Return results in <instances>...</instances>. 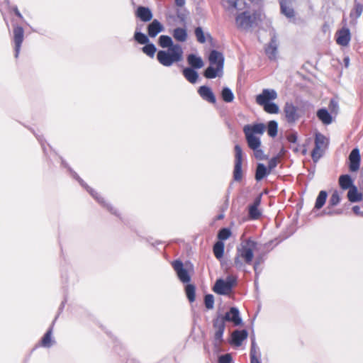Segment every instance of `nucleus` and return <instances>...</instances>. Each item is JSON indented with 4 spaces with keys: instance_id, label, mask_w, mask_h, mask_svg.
Wrapping results in <instances>:
<instances>
[{
    "instance_id": "6e6d98bb",
    "label": "nucleus",
    "mask_w": 363,
    "mask_h": 363,
    "mask_svg": "<svg viewBox=\"0 0 363 363\" xmlns=\"http://www.w3.org/2000/svg\"><path fill=\"white\" fill-rule=\"evenodd\" d=\"M252 150L254 152V155L256 159L263 160L264 158V152L259 147Z\"/></svg>"
},
{
    "instance_id": "49530a36",
    "label": "nucleus",
    "mask_w": 363,
    "mask_h": 363,
    "mask_svg": "<svg viewBox=\"0 0 363 363\" xmlns=\"http://www.w3.org/2000/svg\"><path fill=\"white\" fill-rule=\"evenodd\" d=\"M231 235V231L229 228H224L219 230L218 234V238L220 241L225 240L228 239Z\"/></svg>"
},
{
    "instance_id": "f257e3e1",
    "label": "nucleus",
    "mask_w": 363,
    "mask_h": 363,
    "mask_svg": "<svg viewBox=\"0 0 363 363\" xmlns=\"http://www.w3.org/2000/svg\"><path fill=\"white\" fill-rule=\"evenodd\" d=\"M223 6L234 16L237 28L247 31L262 21V13L254 1H223Z\"/></svg>"
},
{
    "instance_id": "3c124183",
    "label": "nucleus",
    "mask_w": 363,
    "mask_h": 363,
    "mask_svg": "<svg viewBox=\"0 0 363 363\" xmlns=\"http://www.w3.org/2000/svg\"><path fill=\"white\" fill-rule=\"evenodd\" d=\"M250 357H259L260 353L259 349L257 347L255 341L253 340L251 344L250 348Z\"/></svg>"
},
{
    "instance_id": "e433bc0d",
    "label": "nucleus",
    "mask_w": 363,
    "mask_h": 363,
    "mask_svg": "<svg viewBox=\"0 0 363 363\" xmlns=\"http://www.w3.org/2000/svg\"><path fill=\"white\" fill-rule=\"evenodd\" d=\"M159 45L162 48H172V46H174L175 44H173V41L172 38L168 35H161L159 38Z\"/></svg>"
},
{
    "instance_id": "4be33fe9",
    "label": "nucleus",
    "mask_w": 363,
    "mask_h": 363,
    "mask_svg": "<svg viewBox=\"0 0 363 363\" xmlns=\"http://www.w3.org/2000/svg\"><path fill=\"white\" fill-rule=\"evenodd\" d=\"M338 184L342 190H347L354 186V181L350 174H342L339 177Z\"/></svg>"
},
{
    "instance_id": "8fccbe9b",
    "label": "nucleus",
    "mask_w": 363,
    "mask_h": 363,
    "mask_svg": "<svg viewBox=\"0 0 363 363\" xmlns=\"http://www.w3.org/2000/svg\"><path fill=\"white\" fill-rule=\"evenodd\" d=\"M323 153L320 149H317V147H314L313 150L311 152V157L313 162L316 163L322 157Z\"/></svg>"
},
{
    "instance_id": "a18cd8bd",
    "label": "nucleus",
    "mask_w": 363,
    "mask_h": 363,
    "mask_svg": "<svg viewBox=\"0 0 363 363\" xmlns=\"http://www.w3.org/2000/svg\"><path fill=\"white\" fill-rule=\"evenodd\" d=\"M340 201V196L338 193V191H335L330 199H329V203H328V208H330V207H333V206H337Z\"/></svg>"
},
{
    "instance_id": "c03bdc74",
    "label": "nucleus",
    "mask_w": 363,
    "mask_h": 363,
    "mask_svg": "<svg viewBox=\"0 0 363 363\" xmlns=\"http://www.w3.org/2000/svg\"><path fill=\"white\" fill-rule=\"evenodd\" d=\"M134 39L140 44L145 45L149 43L148 37L141 33V32H135L134 34Z\"/></svg>"
},
{
    "instance_id": "e2e57ef3",
    "label": "nucleus",
    "mask_w": 363,
    "mask_h": 363,
    "mask_svg": "<svg viewBox=\"0 0 363 363\" xmlns=\"http://www.w3.org/2000/svg\"><path fill=\"white\" fill-rule=\"evenodd\" d=\"M96 198L97 199L98 201L101 202L99 198H97V197H96Z\"/></svg>"
},
{
    "instance_id": "393cba45",
    "label": "nucleus",
    "mask_w": 363,
    "mask_h": 363,
    "mask_svg": "<svg viewBox=\"0 0 363 363\" xmlns=\"http://www.w3.org/2000/svg\"><path fill=\"white\" fill-rule=\"evenodd\" d=\"M136 15L144 22L150 21L152 18V13L150 9L143 6L138 8Z\"/></svg>"
},
{
    "instance_id": "7c9ffc66",
    "label": "nucleus",
    "mask_w": 363,
    "mask_h": 363,
    "mask_svg": "<svg viewBox=\"0 0 363 363\" xmlns=\"http://www.w3.org/2000/svg\"><path fill=\"white\" fill-rule=\"evenodd\" d=\"M213 65H210L204 71L203 75L207 79H214L218 75L220 76L223 74V70H218V67L214 68Z\"/></svg>"
},
{
    "instance_id": "412c9836",
    "label": "nucleus",
    "mask_w": 363,
    "mask_h": 363,
    "mask_svg": "<svg viewBox=\"0 0 363 363\" xmlns=\"http://www.w3.org/2000/svg\"><path fill=\"white\" fill-rule=\"evenodd\" d=\"M362 12L363 4L359 2L356 3L350 13V24L355 25L357 19L362 15Z\"/></svg>"
},
{
    "instance_id": "a19ab883",
    "label": "nucleus",
    "mask_w": 363,
    "mask_h": 363,
    "mask_svg": "<svg viewBox=\"0 0 363 363\" xmlns=\"http://www.w3.org/2000/svg\"><path fill=\"white\" fill-rule=\"evenodd\" d=\"M326 138L321 133H317L315 136V147L317 149H322L325 145Z\"/></svg>"
},
{
    "instance_id": "f704fd0d",
    "label": "nucleus",
    "mask_w": 363,
    "mask_h": 363,
    "mask_svg": "<svg viewBox=\"0 0 363 363\" xmlns=\"http://www.w3.org/2000/svg\"><path fill=\"white\" fill-rule=\"evenodd\" d=\"M328 193L325 191H320L315 200V208L320 209L325 203Z\"/></svg>"
},
{
    "instance_id": "13d9d810",
    "label": "nucleus",
    "mask_w": 363,
    "mask_h": 363,
    "mask_svg": "<svg viewBox=\"0 0 363 363\" xmlns=\"http://www.w3.org/2000/svg\"><path fill=\"white\" fill-rule=\"evenodd\" d=\"M287 140L289 143H296L297 141V135L296 133L289 134L287 136Z\"/></svg>"
},
{
    "instance_id": "603ef678",
    "label": "nucleus",
    "mask_w": 363,
    "mask_h": 363,
    "mask_svg": "<svg viewBox=\"0 0 363 363\" xmlns=\"http://www.w3.org/2000/svg\"><path fill=\"white\" fill-rule=\"evenodd\" d=\"M328 107L332 113L337 114L338 111V103L337 101L333 99H330Z\"/></svg>"
},
{
    "instance_id": "6ab92c4d",
    "label": "nucleus",
    "mask_w": 363,
    "mask_h": 363,
    "mask_svg": "<svg viewBox=\"0 0 363 363\" xmlns=\"http://www.w3.org/2000/svg\"><path fill=\"white\" fill-rule=\"evenodd\" d=\"M265 130V125L264 123H255L253 125H246L243 128V132L245 134H255L262 135Z\"/></svg>"
},
{
    "instance_id": "c85d7f7f",
    "label": "nucleus",
    "mask_w": 363,
    "mask_h": 363,
    "mask_svg": "<svg viewBox=\"0 0 363 363\" xmlns=\"http://www.w3.org/2000/svg\"><path fill=\"white\" fill-rule=\"evenodd\" d=\"M270 174V172L262 163L257 164L256 172H255V179L257 182L261 181L265 177Z\"/></svg>"
},
{
    "instance_id": "6e6552de",
    "label": "nucleus",
    "mask_w": 363,
    "mask_h": 363,
    "mask_svg": "<svg viewBox=\"0 0 363 363\" xmlns=\"http://www.w3.org/2000/svg\"><path fill=\"white\" fill-rule=\"evenodd\" d=\"M172 266L176 272L179 279L183 283H189L191 281V276L188 271L184 269L183 262L177 259L172 262Z\"/></svg>"
},
{
    "instance_id": "9b49d317",
    "label": "nucleus",
    "mask_w": 363,
    "mask_h": 363,
    "mask_svg": "<svg viewBox=\"0 0 363 363\" xmlns=\"http://www.w3.org/2000/svg\"><path fill=\"white\" fill-rule=\"evenodd\" d=\"M361 163V156L359 150L354 148L349 155V170L351 172H356L359 169Z\"/></svg>"
},
{
    "instance_id": "423d86ee",
    "label": "nucleus",
    "mask_w": 363,
    "mask_h": 363,
    "mask_svg": "<svg viewBox=\"0 0 363 363\" xmlns=\"http://www.w3.org/2000/svg\"><path fill=\"white\" fill-rule=\"evenodd\" d=\"M11 23L13 26L14 57L18 58L23 43V26L18 25L14 20Z\"/></svg>"
},
{
    "instance_id": "0eeeda50",
    "label": "nucleus",
    "mask_w": 363,
    "mask_h": 363,
    "mask_svg": "<svg viewBox=\"0 0 363 363\" xmlns=\"http://www.w3.org/2000/svg\"><path fill=\"white\" fill-rule=\"evenodd\" d=\"M284 113L288 123L294 124L298 120L300 116L298 107L291 102H286L284 106Z\"/></svg>"
},
{
    "instance_id": "9d476101",
    "label": "nucleus",
    "mask_w": 363,
    "mask_h": 363,
    "mask_svg": "<svg viewBox=\"0 0 363 363\" xmlns=\"http://www.w3.org/2000/svg\"><path fill=\"white\" fill-rule=\"evenodd\" d=\"M277 98V94L275 90L264 89L260 94L256 96V103L262 106L268 102H270Z\"/></svg>"
},
{
    "instance_id": "39448f33",
    "label": "nucleus",
    "mask_w": 363,
    "mask_h": 363,
    "mask_svg": "<svg viewBox=\"0 0 363 363\" xmlns=\"http://www.w3.org/2000/svg\"><path fill=\"white\" fill-rule=\"evenodd\" d=\"M235 151V164L233 169V179L235 182H240L242 179V150L239 145L234 147Z\"/></svg>"
},
{
    "instance_id": "1a4fd4ad",
    "label": "nucleus",
    "mask_w": 363,
    "mask_h": 363,
    "mask_svg": "<svg viewBox=\"0 0 363 363\" xmlns=\"http://www.w3.org/2000/svg\"><path fill=\"white\" fill-rule=\"evenodd\" d=\"M262 194H259L248 206V217L250 220H258L262 216V211L259 208L261 205Z\"/></svg>"
},
{
    "instance_id": "ea45409f",
    "label": "nucleus",
    "mask_w": 363,
    "mask_h": 363,
    "mask_svg": "<svg viewBox=\"0 0 363 363\" xmlns=\"http://www.w3.org/2000/svg\"><path fill=\"white\" fill-rule=\"evenodd\" d=\"M278 123L275 121H270L267 125V133L270 137H275L277 135Z\"/></svg>"
},
{
    "instance_id": "864d4df0",
    "label": "nucleus",
    "mask_w": 363,
    "mask_h": 363,
    "mask_svg": "<svg viewBox=\"0 0 363 363\" xmlns=\"http://www.w3.org/2000/svg\"><path fill=\"white\" fill-rule=\"evenodd\" d=\"M278 161H279L278 157H273L272 158H271L269 160V161L268 162L267 169H269V171L270 172H272V170H273L277 166Z\"/></svg>"
},
{
    "instance_id": "79ce46f5",
    "label": "nucleus",
    "mask_w": 363,
    "mask_h": 363,
    "mask_svg": "<svg viewBox=\"0 0 363 363\" xmlns=\"http://www.w3.org/2000/svg\"><path fill=\"white\" fill-rule=\"evenodd\" d=\"M186 295L189 301L192 303L195 301L196 288L192 284H188L185 288Z\"/></svg>"
},
{
    "instance_id": "09e8293b",
    "label": "nucleus",
    "mask_w": 363,
    "mask_h": 363,
    "mask_svg": "<svg viewBox=\"0 0 363 363\" xmlns=\"http://www.w3.org/2000/svg\"><path fill=\"white\" fill-rule=\"evenodd\" d=\"M204 303L208 309H213L214 306V297L212 294H207L204 297Z\"/></svg>"
},
{
    "instance_id": "72a5a7b5",
    "label": "nucleus",
    "mask_w": 363,
    "mask_h": 363,
    "mask_svg": "<svg viewBox=\"0 0 363 363\" xmlns=\"http://www.w3.org/2000/svg\"><path fill=\"white\" fill-rule=\"evenodd\" d=\"M225 245L222 241L216 242L213 247L215 257L220 259L223 257Z\"/></svg>"
},
{
    "instance_id": "7ed1b4c3",
    "label": "nucleus",
    "mask_w": 363,
    "mask_h": 363,
    "mask_svg": "<svg viewBox=\"0 0 363 363\" xmlns=\"http://www.w3.org/2000/svg\"><path fill=\"white\" fill-rule=\"evenodd\" d=\"M225 321L232 322L235 326L241 325L242 318L240 316L239 310L235 307H232L224 315H219L213 320V326L216 330L214 335L215 345H218L223 341Z\"/></svg>"
},
{
    "instance_id": "c756f323",
    "label": "nucleus",
    "mask_w": 363,
    "mask_h": 363,
    "mask_svg": "<svg viewBox=\"0 0 363 363\" xmlns=\"http://www.w3.org/2000/svg\"><path fill=\"white\" fill-rule=\"evenodd\" d=\"M184 77L192 84L196 82L199 75L198 73L191 67H186L183 70Z\"/></svg>"
},
{
    "instance_id": "4c0bfd02",
    "label": "nucleus",
    "mask_w": 363,
    "mask_h": 363,
    "mask_svg": "<svg viewBox=\"0 0 363 363\" xmlns=\"http://www.w3.org/2000/svg\"><path fill=\"white\" fill-rule=\"evenodd\" d=\"M221 97L226 103H231L234 100V94L228 87H224L221 91Z\"/></svg>"
},
{
    "instance_id": "bf43d9fd",
    "label": "nucleus",
    "mask_w": 363,
    "mask_h": 363,
    "mask_svg": "<svg viewBox=\"0 0 363 363\" xmlns=\"http://www.w3.org/2000/svg\"><path fill=\"white\" fill-rule=\"evenodd\" d=\"M352 211L357 216H363V212L361 211L360 207L359 206H354L352 207Z\"/></svg>"
},
{
    "instance_id": "a878e982",
    "label": "nucleus",
    "mask_w": 363,
    "mask_h": 363,
    "mask_svg": "<svg viewBox=\"0 0 363 363\" xmlns=\"http://www.w3.org/2000/svg\"><path fill=\"white\" fill-rule=\"evenodd\" d=\"M347 197L350 202L354 203L362 199V194L358 191L357 187L354 185L348 189Z\"/></svg>"
},
{
    "instance_id": "bb28decb",
    "label": "nucleus",
    "mask_w": 363,
    "mask_h": 363,
    "mask_svg": "<svg viewBox=\"0 0 363 363\" xmlns=\"http://www.w3.org/2000/svg\"><path fill=\"white\" fill-rule=\"evenodd\" d=\"M187 62L193 69H200L203 66L201 57L194 54H190L187 56Z\"/></svg>"
},
{
    "instance_id": "f8f14e48",
    "label": "nucleus",
    "mask_w": 363,
    "mask_h": 363,
    "mask_svg": "<svg viewBox=\"0 0 363 363\" xmlns=\"http://www.w3.org/2000/svg\"><path fill=\"white\" fill-rule=\"evenodd\" d=\"M208 61L211 65H216L218 70H223L224 56L220 52L216 50H211L208 56Z\"/></svg>"
},
{
    "instance_id": "c9c22d12",
    "label": "nucleus",
    "mask_w": 363,
    "mask_h": 363,
    "mask_svg": "<svg viewBox=\"0 0 363 363\" xmlns=\"http://www.w3.org/2000/svg\"><path fill=\"white\" fill-rule=\"evenodd\" d=\"M52 327H50L45 333L41 340V345L45 347H50L52 345Z\"/></svg>"
},
{
    "instance_id": "20e7f679",
    "label": "nucleus",
    "mask_w": 363,
    "mask_h": 363,
    "mask_svg": "<svg viewBox=\"0 0 363 363\" xmlns=\"http://www.w3.org/2000/svg\"><path fill=\"white\" fill-rule=\"evenodd\" d=\"M183 50L180 45L175 44L167 50H160L157 54L158 62L164 67H170L183 60Z\"/></svg>"
},
{
    "instance_id": "b1692460",
    "label": "nucleus",
    "mask_w": 363,
    "mask_h": 363,
    "mask_svg": "<svg viewBox=\"0 0 363 363\" xmlns=\"http://www.w3.org/2000/svg\"><path fill=\"white\" fill-rule=\"evenodd\" d=\"M248 335L247 331L246 330H235L232 333V340L233 343L237 345L240 346L241 345L243 340L247 339Z\"/></svg>"
},
{
    "instance_id": "4d7b16f0",
    "label": "nucleus",
    "mask_w": 363,
    "mask_h": 363,
    "mask_svg": "<svg viewBox=\"0 0 363 363\" xmlns=\"http://www.w3.org/2000/svg\"><path fill=\"white\" fill-rule=\"evenodd\" d=\"M225 283H228L230 284L231 286V289H233L234 284H235L236 282V278L235 277H233L232 276H228L226 279V280L225 281Z\"/></svg>"
},
{
    "instance_id": "37998d69",
    "label": "nucleus",
    "mask_w": 363,
    "mask_h": 363,
    "mask_svg": "<svg viewBox=\"0 0 363 363\" xmlns=\"http://www.w3.org/2000/svg\"><path fill=\"white\" fill-rule=\"evenodd\" d=\"M143 52L150 57H153L157 50L156 47L152 43H147L142 48Z\"/></svg>"
},
{
    "instance_id": "dca6fc26",
    "label": "nucleus",
    "mask_w": 363,
    "mask_h": 363,
    "mask_svg": "<svg viewBox=\"0 0 363 363\" xmlns=\"http://www.w3.org/2000/svg\"><path fill=\"white\" fill-rule=\"evenodd\" d=\"M336 35V42L338 45L342 46H347L349 45L351 39V35L349 28L345 27L342 28L341 30L337 32Z\"/></svg>"
},
{
    "instance_id": "a211bd4d",
    "label": "nucleus",
    "mask_w": 363,
    "mask_h": 363,
    "mask_svg": "<svg viewBox=\"0 0 363 363\" xmlns=\"http://www.w3.org/2000/svg\"><path fill=\"white\" fill-rule=\"evenodd\" d=\"M281 12L290 21H294L296 12L291 5V1H280Z\"/></svg>"
},
{
    "instance_id": "4468645a",
    "label": "nucleus",
    "mask_w": 363,
    "mask_h": 363,
    "mask_svg": "<svg viewBox=\"0 0 363 363\" xmlns=\"http://www.w3.org/2000/svg\"><path fill=\"white\" fill-rule=\"evenodd\" d=\"M198 93L204 101L213 104L216 103V96L209 86H200L198 89Z\"/></svg>"
},
{
    "instance_id": "cd10ccee",
    "label": "nucleus",
    "mask_w": 363,
    "mask_h": 363,
    "mask_svg": "<svg viewBox=\"0 0 363 363\" xmlns=\"http://www.w3.org/2000/svg\"><path fill=\"white\" fill-rule=\"evenodd\" d=\"M248 147L251 150H256L261 146V140L259 138L252 135V134H245Z\"/></svg>"
},
{
    "instance_id": "2f4dec72",
    "label": "nucleus",
    "mask_w": 363,
    "mask_h": 363,
    "mask_svg": "<svg viewBox=\"0 0 363 363\" xmlns=\"http://www.w3.org/2000/svg\"><path fill=\"white\" fill-rule=\"evenodd\" d=\"M173 37L179 42H184L187 39V33L186 29L177 28L173 31Z\"/></svg>"
},
{
    "instance_id": "052dcab7",
    "label": "nucleus",
    "mask_w": 363,
    "mask_h": 363,
    "mask_svg": "<svg viewBox=\"0 0 363 363\" xmlns=\"http://www.w3.org/2000/svg\"><path fill=\"white\" fill-rule=\"evenodd\" d=\"M259 357H250V363H260Z\"/></svg>"
},
{
    "instance_id": "680f3d73",
    "label": "nucleus",
    "mask_w": 363,
    "mask_h": 363,
    "mask_svg": "<svg viewBox=\"0 0 363 363\" xmlns=\"http://www.w3.org/2000/svg\"><path fill=\"white\" fill-rule=\"evenodd\" d=\"M258 264V263H255V265H254V269L255 270H256V268H257V265Z\"/></svg>"
},
{
    "instance_id": "58836bf2",
    "label": "nucleus",
    "mask_w": 363,
    "mask_h": 363,
    "mask_svg": "<svg viewBox=\"0 0 363 363\" xmlns=\"http://www.w3.org/2000/svg\"><path fill=\"white\" fill-rule=\"evenodd\" d=\"M265 112L270 114H276L279 111V108L277 104L274 102H268L262 106Z\"/></svg>"
},
{
    "instance_id": "f3484780",
    "label": "nucleus",
    "mask_w": 363,
    "mask_h": 363,
    "mask_svg": "<svg viewBox=\"0 0 363 363\" xmlns=\"http://www.w3.org/2000/svg\"><path fill=\"white\" fill-rule=\"evenodd\" d=\"M213 291L220 295H228L231 292V286L222 279H218L213 289Z\"/></svg>"
},
{
    "instance_id": "473e14b6",
    "label": "nucleus",
    "mask_w": 363,
    "mask_h": 363,
    "mask_svg": "<svg viewBox=\"0 0 363 363\" xmlns=\"http://www.w3.org/2000/svg\"><path fill=\"white\" fill-rule=\"evenodd\" d=\"M184 3L185 1H175L177 16L182 21L185 20L187 16V11L184 9Z\"/></svg>"
},
{
    "instance_id": "ddd939ff",
    "label": "nucleus",
    "mask_w": 363,
    "mask_h": 363,
    "mask_svg": "<svg viewBox=\"0 0 363 363\" xmlns=\"http://www.w3.org/2000/svg\"><path fill=\"white\" fill-rule=\"evenodd\" d=\"M278 49V40L275 34L271 38L270 42L265 48V53L271 60H276Z\"/></svg>"
},
{
    "instance_id": "5fc2aeb1",
    "label": "nucleus",
    "mask_w": 363,
    "mask_h": 363,
    "mask_svg": "<svg viewBox=\"0 0 363 363\" xmlns=\"http://www.w3.org/2000/svg\"><path fill=\"white\" fill-rule=\"evenodd\" d=\"M232 361V357L230 354H225L224 355H221L218 358L219 363H230Z\"/></svg>"
},
{
    "instance_id": "5701e85b",
    "label": "nucleus",
    "mask_w": 363,
    "mask_h": 363,
    "mask_svg": "<svg viewBox=\"0 0 363 363\" xmlns=\"http://www.w3.org/2000/svg\"><path fill=\"white\" fill-rule=\"evenodd\" d=\"M316 116L324 125H329L333 123V120L331 113L325 108L318 109Z\"/></svg>"
},
{
    "instance_id": "aec40b11",
    "label": "nucleus",
    "mask_w": 363,
    "mask_h": 363,
    "mask_svg": "<svg viewBox=\"0 0 363 363\" xmlns=\"http://www.w3.org/2000/svg\"><path fill=\"white\" fill-rule=\"evenodd\" d=\"M164 29L162 24L157 19H154L147 26V33L150 38H155Z\"/></svg>"
},
{
    "instance_id": "2eb2a0df",
    "label": "nucleus",
    "mask_w": 363,
    "mask_h": 363,
    "mask_svg": "<svg viewBox=\"0 0 363 363\" xmlns=\"http://www.w3.org/2000/svg\"><path fill=\"white\" fill-rule=\"evenodd\" d=\"M3 8L8 9L9 11V13L11 14L14 13L15 15L16 16H18V18H23V15L21 14V13L18 10L17 6H16V5L11 6L10 5V1H0V11L1 12V14L3 16L4 20V21H5V23H6V26H7L9 29V22H8V21L6 19V16L4 15V13L3 12V10H2Z\"/></svg>"
},
{
    "instance_id": "de8ad7c7",
    "label": "nucleus",
    "mask_w": 363,
    "mask_h": 363,
    "mask_svg": "<svg viewBox=\"0 0 363 363\" xmlns=\"http://www.w3.org/2000/svg\"><path fill=\"white\" fill-rule=\"evenodd\" d=\"M194 33L198 42H199L200 43H206V40L201 27L196 28Z\"/></svg>"
},
{
    "instance_id": "f03ea898",
    "label": "nucleus",
    "mask_w": 363,
    "mask_h": 363,
    "mask_svg": "<svg viewBox=\"0 0 363 363\" xmlns=\"http://www.w3.org/2000/svg\"><path fill=\"white\" fill-rule=\"evenodd\" d=\"M257 242L248 238L242 240L236 247V252L233 259L234 267L238 269H243L245 265H251L254 259V251L256 250Z\"/></svg>"
}]
</instances>
